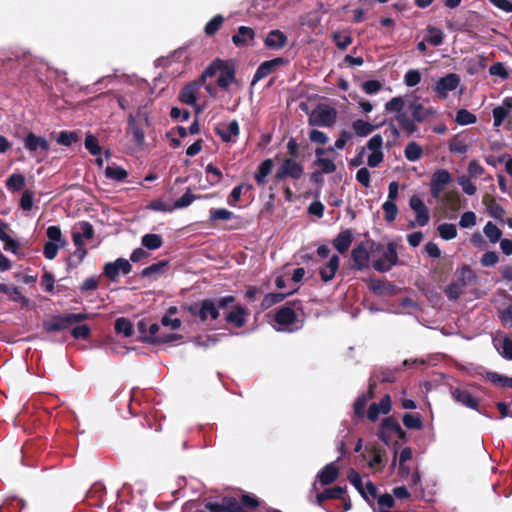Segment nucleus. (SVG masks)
I'll use <instances>...</instances> for the list:
<instances>
[{
  "label": "nucleus",
  "mask_w": 512,
  "mask_h": 512,
  "mask_svg": "<svg viewBox=\"0 0 512 512\" xmlns=\"http://www.w3.org/2000/svg\"><path fill=\"white\" fill-rule=\"evenodd\" d=\"M235 298L233 296H224L217 299H204L192 303L188 306L189 313L198 318L201 322L207 320H216L221 309L227 308L230 304L234 303Z\"/></svg>",
  "instance_id": "obj_1"
},
{
  "label": "nucleus",
  "mask_w": 512,
  "mask_h": 512,
  "mask_svg": "<svg viewBox=\"0 0 512 512\" xmlns=\"http://www.w3.org/2000/svg\"><path fill=\"white\" fill-rule=\"evenodd\" d=\"M377 435L385 445L394 449V461H396L399 441H405V432L398 421L393 417L385 418L380 424Z\"/></svg>",
  "instance_id": "obj_2"
},
{
  "label": "nucleus",
  "mask_w": 512,
  "mask_h": 512,
  "mask_svg": "<svg viewBox=\"0 0 512 512\" xmlns=\"http://www.w3.org/2000/svg\"><path fill=\"white\" fill-rule=\"evenodd\" d=\"M397 245L388 243L386 247L381 244L376 245L372 251V267L378 272H387L397 264L398 254Z\"/></svg>",
  "instance_id": "obj_3"
},
{
  "label": "nucleus",
  "mask_w": 512,
  "mask_h": 512,
  "mask_svg": "<svg viewBox=\"0 0 512 512\" xmlns=\"http://www.w3.org/2000/svg\"><path fill=\"white\" fill-rule=\"evenodd\" d=\"M337 119V111L325 104L317 105L309 116L311 126L331 127Z\"/></svg>",
  "instance_id": "obj_4"
},
{
  "label": "nucleus",
  "mask_w": 512,
  "mask_h": 512,
  "mask_svg": "<svg viewBox=\"0 0 512 512\" xmlns=\"http://www.w3.org/2000/svg\"><path fill=\"white\" fill-rule=\"evenodd\" d=\"M276 329L278 331L293 332L300 329L295 311L290 307H281L275 314Z\"/></svg>",
  "instance_id": "obj_5"
},
{
  "label": "nucleus",
  "mask_w": 512,
  "mask_h": 512,
  "mask_svg": "<svg viewBox=\"0 0 512 512\" xmlns=\"http://www.w3.org/2000/svg\"><path fill=\"white\" fill-rule=\"evenodd\" d=\"M460 81L459 75L449 73L435 82L433 91L438 98L444 100L448 97L449 92H452L459 87Z\"/></svg>",
  "instance_id": "obj_6"
},
{
  "label": "nucleus",
  "mask_w": 512,
  "mask_h": 512,
  "mask_svg": "<svg viewBox=\"0 0 512 512\" xmlns=\"http://www.w3.org/2000/svg\"><path fill=\"white\" fill-rule=\"evenodd\" d=\"M304 168L293 158L285 159L277 168L275 178L283 180L285 178L300 179L303 175Z\"/></svg>",
  "instance_id": "obj_7"
},
{
  "label": "nucleus",
  "mask_w": 512,
  "mask_h": 512,
  "mask_svg": "<svg viewBox=\"0 0 512 512\" xmlns=\"http://www.w3.org/2000/svg\"><path fill=\"white\" fill-rule=\"evenodd\" d=\"M132 266L125 258H118L113 262H107L103 267V275L110 281L116 282L121 274L127 275L131 272Z\"/></svg>",
  "instance_id": "obj_8"
},
{
  "label": "nucleus",
  "mask_w": 512,
  "mask_h": 512,
  "mask_svg": "<svg viewBox=\"0 0 512 512\" xmlns=\"http://www.w3.org/2000/svg\"><path fill=\"white\" fill-rule=\"evenodd\" d=\"M409 206L416 214L415 221L411 222L410 226H426L430 221V213L422 199L417 195H413L409 200Z\"/></svg>",
  "instance_id": "obj_9"
},
{
  "label": "nucleus",
  "mask_w": 512,
  "mask_h": 512,
  "mask_svg": "<svg viewBox=\"0 0 512 512\" xmlns=\"http://www.w3.org/2000/svg\"><path fill=\"white\" fill-rule=\"evenodd\" d=\"M452 181V175L446 169H437L430 180V193L433 198H439L445 187Z\"/></svg>",
  "instance_id": "obj_10"
},
{
  "label": "nucleus",
  "mask_w": 512,
  "mask_h": 512,
  "mask_svg": "<svg viewBox=\"0 0 512 512\" xmlns=\"http://www.w3.org/2000/svg\"><path fill=\"white\" fill-rule=\"evenodd\" d=\"M339 459L336 461L330 462L329 464L325 465L316 476V481L313 483V489H317L318 482L323 485H330L333 483L339 475V467L337 465Z\"/></svg>",
  "instance_id": "obj_11"
},
{
  "label": "nucleus",
  "mask_w": 512,
  "mask_h": 512,
  "mask_svg": "<svg viewBox=\"0 0 512 512\" xmlns=\"http://www.w3.org/2000/svg\"><path fill=\"white\" fill-rule=\"evenodd\" d=\"M288 61L282 57H277L271 60H267L262 62L252 79V85L256 84L260 80L264 79L268 75H270L272 72H274L278 67L286 64Z\"/></svg>",
  "instance_id": "obj_12"
},
{
  "label": "nucleus",
  "mask_w": 512,
  "mask_h": 512,
  "mask_svg": "<svg viewBox=\"0 0 512 512\" xmlns=\"http://www.w3.org/2000/svg\"><path fill=\"white\" fill-rule=\"evenodd\" d=\"M450 394L452 399L473 410H479V401L476 397H474L467 389H463L460 387H451Z\"/></svg>",
  "instance_id": "obj_13"
},
{
  "label": "nucleus",
  "mask_w": 512,
  "mask_h": 512,
  "mask_svg": "<svg viewBox=\"0 0 512 512\" xmlns=\"http://www.w3.org/2000/svg\"><path fill=\"white\" fill-rule=\"evenodd\" d=\"M205 507L210 512H242V507L235 497H224L218 502H207Z\"/></svg>",
  "instance_id": "obj_14"
},
{
  "label": "nucleus",
  "mask_w": 512,
  "mask_h": 512,
  "mask_svg": "<svg viewBox=\"0 0 512 512\" xmlns=\"http://www.w3.org/2000/svg\"><path fill=\"white\" fill-rule=\"evenodd\" d=\"M201 86V81L198 80L187 84L179 94L180 101L187 105L195 106L197 102L198 92Z\"/></svg>",
  "instance_id": "obj_15"
},
{
  "label": "nucleus",
  "mask_w": 512,
  "mask_h": 512,
  "mask_svg": "<svg viewBox=\"0 0 512 512\" xmlns=\"http://www.w3.org/2000/svg\"><path fill=\"white\" fill-rule=\"evenodd\" d=\"M391 410V398L385 395L379 403H372L369 406L367 417L371 421H376L379 415L388 414Z\"/></svg>",
  "instance_id": "obj_16"
},
{
  "label": "nucleus",
  "mask_w": 512,
  "mask_h": 512,
  "mask_svg": "<svg viewBox=\"0 0 512 512\" xmlns=\"http://www.w3.org/2000/svg\"><path fill=\"white\" fill-rule=\"evenodd\" d=\"M216 132L224 142L235 143L240 133L239 124L236 120H232L227 125L218 127Z\"/></svg>",
  "instance_id": "obj_17"
},
{
  "label": "nucleus",
  "mask_w": 512,
  "mask_h": 512,
  "mask_svg": "<svg viewBox=\"0 0 512 512\" xmlns=\"http://www.w3.org/2000/svg\"><path fill=\"white\" fill-rule=\"evenodd\" d=\"M247 310L239 305L234 306L225 316L228 324L241 328L246 323Z\"/></svg>",
  "instance_id": "obj_18"
},
{
  "label": "nucleus",
  "mask_w": 512,
  "mask_h": 512,
  "mask_svg": "<svg viewBox=\"0 0 512 512\" xmlns=\"http://www.w3.org/2000/svg\"><path fill=\"white\" fill-rule=\"evenodd\" d=\"M287 36L280 30H272L264 40V44L271 50H279L287 44Z\"/></svg>",
  "instance_id": "obj_19"
},
{
  "label": "nucleus",
  "mask_w": 512,
  "mask_h": 512,
  "mask_svg": "<svg viewBox=\"0 0 512 512\" xmlns=\"http://www.w3.org/2000/svg\"><path fill=\"white\" fill-rule=\"evenodd\" d=\"M24 146L30 152H36L38 150L47 152L49 150L48 141L44 137L37 136L33 133H29L26 136L24 140Z\"/></svg>",
  "instance_id": "obj_20"
},
{
  "label": "nucleus",
  "mask_w": 512,
  "mask_h": 512,
  "mask_svg": "<svg viewBox=\"0 0 512 512\" xmlns=\"http://www.w3.org/2000/svg\"><path fill=\"white\" fill-rule=\"evenodd\" d=\"M412 117L418 123L424 122L427 118L434 116L436 111L433 107H425L421 103H411L409 106Z\"/></svg>",
  "instance_id": "obj_21"
},
{
  "label": "nucleus",
  "mask_w": 512,
  "mask_h": 512,
  "mask_svg": "<svg viewBox=\"0 0 512 512\" xmlns=\"http://www.w3.org/2000/svg\"><path fill=\"white\" fill-rule=\"evenodd\" d=\"M340 258L337 255H332L329 261L320 268V276L324 282L331 281L339 269Z\"/></svg>",
  "instance_id": "obj_22"
},
{
  "label": "nucleus",
  "mask_w": 512,
  "mask_h": 512,
  "mask_svg": "<svg viewBox=\"0 0 512 512\" xmlns=\"http://www.w3.org/2000/svg\"><path fill=\"white\" fill-rule=\"evenodd\" d=\"M351 257L355 266L360 270L366 268L369 264L370 254L363 244H359L352 250Z\"/></svg>",
  "instance_id": "obj_23"
},
{
  "label": "nucleus",
  "mask_w": 512,
  "mask_h": 512,
  "mask_svg": "<svg viewBox=\"0 0 512 512\" xmlns=\"http://www.w3.org/2000/svg\"><path fill=\"white\" fill-rule=\"evenodd\" d=\"M469 272L467 268H463L462 276L459 277L456 281L452 282L445 289V293L450 300H456L463 293V290L466 286L464 273Z\"/></svg>",
  "instance_id": "obj_24"
},
{
  "label": "nucleus",
  "mask_w": 512,
  "mask_h": 512,
  "mask_svg": "<svg viewBox=\"0 0 512 512\" xmlns=\"http://www.w3.org/2000/svg\"><path fill=\"white\" fill-rule=\"evenodd\" d=\"M353 241V233L351 230L346 229L341 231L333 240V245L341 254L347 252Z\"/></svg>",
  "instance_id": "obj_25"
},
{
  "label": "nucleus",
  "mask_w": 512,
  "mask_h": 512,
  "mask_svg": "<svg viewBox=\"0 0 512 512\" xmlns=\"http://www.w3.org/2000/svg\"><path fill=\"white\" fill-rule=\"evenodd\" d=\"M235 81L234 69L225 62L217 77V85L222 89H227Z\"/></svg>",
  "instance_id": "obj_26"
},
{
  "label": "nucleus",
  "mask_w": 512,
  "mask_h": 512,
  "mask_svg": "<svg viewBox=\"0 0 512 512\" xmlns=\"http://www.w3.org/2000/svg\"><path fill=\"white\" fill-rule=\"evenodd\" d=\"M255 36V32L252 28L246 26L238 27L237 33L233 35L232 42L236 46H243L249 43V41L253 40Z\"/></svg>",
  "instance_id": "obj_27"
},
{
  "label": "nucleus",
  "mask_w": 512,
  "mask_h": 512,
  "mask_svg": "<svg viewBox=\"0 0 512 512\" xmlns=\"http://www.w3.org/2000/svg\"><path fill=\"white\" fill-rule=\"evenodd\" d=\"M395 119L402 130H404L408 135H413L418 131V127L416 125V121L413 117H409L406 112L396 114Z\"/></svg>",
  "instance_id": "obj_28"
},
{
  "label": "nucleus",
  "mask_w": 512,
  "mask_h": 512,
  "mask_svg": "<svg viewBox=\"0 0 512 512\" xmlns=\"http://www.w3.org/2000/svg\"><path fill=\"white\" fill-rule=\"evenodd\" d=\"M346 489L340 486L325 489L323 492L316 495V503L322 506L323 502L328 499H340L345 493Z\"/></svg>",
  "instance_id": "obj_29"
},
{
  "label": "nucleus",
  "mask_w": 512,
  "mask_h": 512,
  "mask_svg": "<svg viewBox=\"0 0 512 512\" xmlns=\"http://www.w3.org/2000/svg\"><path fill=\"white\" fill-rule=\"evenodd\" d=\"M0 292L6 294L8 298L14 302L27 304L29 301L28 298L22 295L20 290L15 286H9L5 283H0Z\"/></svg>",
  "instance_id": "obj_30"
},
{
  "label": "nucleus",
  "mask_w": 512,
  "mask_h": 512,
  "mask_svg": "<svg viewBox=\"0 0 512 512\" xmlns=\"http://www.w3.org/2000/svg\"><path fill=\"white\" fill-rule=\"evenodd\" d=\"M494 346L502 357L512 360V340L509 337L494 339Z\"/></svg>",
  "instance_id": "obj_31"
},
{
  "label": "nucleus",
  "mask_w": 512,
  "mask_h": 512,
  "mask_svg": "<svg viewBox=\"0 0 512 512\" xmlns=\"http://www.w3.org/2000/svg\"><path fill=\"white\" fill-rule=\"evenodd\" d=\"M225 64V61H222L220 59L214 60L201 74V76L197 79L198 81H201V84L204 85L207 78H211L214 76H218L219 72L221 71L223 65Z\"/></svg>",
  "instance_id": "obj_32"
},
{
  "label": "nucleus",
  "mask_w": 512,
  "mask_h": 512,
  "mask_svg": "<svg viewBox=\"0 0 512 512\" xmlns=\"http://www.w3.org/2000/svg\"><path fill=\"white\" fill-rule=\"evenodd\" d=\"M128 133L132 135L137 146H141L144 143L145 133L143 129L137 125L136 120L132 115L129 116Z\"/></svg>",
  "instance_id": "obj_33"
},
{
  "label": "nucleus",
  "mask_w": 512,
  "mask_h": 512,
  "mask_svg": "<svg viewBox=\"0 0 512 512\" xmlns=\"http://www.w3.org/2000/svg\"><path fill=\"white\" fill-rule=\"evenodd\" d=\"M376 385L374 381L371 380L369 392L367 394L360 395L354 402V412L357 416H363L365 411V406L367 401L373 396V388Z\"/></svg>",
  "instance_id": "obj_34"
},
{
  "label": "nucleus",
  "mask_w": 512,
  "mask_h": 512,
  "mask_svg": "<svg viewBox=\"0 0 512 512\" xmlns=\"http://www.w3.org/2000/svg\"><path fill=\"white\" fill-rule=\"evenodd\" d=\"M114 329L117 334L126 338L131 337L134 332L132 322L125 317H119L115 320Z\"/></svg>",
  "instance_id": "obj_35"
},
{
  "label": "nucleus",
  "mask_w": 512,
  "mask_h": 512,
  "mask_svg": "<svg viewBox=\"0 0 512 512\" xmlns=\"http://www.w3.org/2000/svg\"><path fill=\"white\" fill-rule=\"evenodd\" d=\"M376 127L377 126H374L371 123L364 121L362 119H357L352 123L354 133L360 137H366L370 135L375 130Z\"/></svg>",
  "instance_id": "obj_36"
},
{
  "label": "nucleus",
  "mask_w": 512,
  "mask_h": 512,
  "mask_svg": "<svg viewBox=\"0 0 512 512\" xmlns=\"http://www.w3.org/2000/svg\"><path fill=\"white\" fill-rule=\"evenodd\" d=\"M273 168V160L266 159L258 167V171L255 174V180L259 185H263L266 182V177L271 173Z\"/></svg>",
  "instance_id": "obj_37"
},
{
  "label": "nucleus",
  "mask_w": 512,
  "mask_h": 512,
  "mask_svg": "<svg viewBox=\"0 0 512 512\" xmlns=\"http://www.w3.org/2000/svg\"><path fill=\"white\" fill-rule=\"evenodd\" d=\"M105 176L108 179H111V180H114L117 182H121L127 178L128 173L124 168H122L120 166L109 165L105 169Z\"/></svg>",
  "instance_id": "obj_38"
},
{
  "label": "nucleus",
  "mask_w": 512,
  "mask_h": 512,
  "mask_svg": "<svg viewBox=\"0 0 512 512\" xmlns=\"http://www.w3.org/2000/svg\"><path fill=\"white\" fill-rule=\"evenodd\" d=\"M425 41L433 46H439L443 43L444 32L436 27L428 26L427 35L424 37Z\"/></svg>",
  "instance_id": "obj_39"
},
{
  "label": "nucleus",
  "mask_w": 512,
  "mask_h": 512,
  "mask_svg": "<svg viewBox=\"0 0 512 512\" xmlns=\"http://www.w3.org/2000/svg\"><path fill=\"white\" fill-rule=\"evenodd\" d=\"M484 235L493 244L499 242L502 237V231L491 221H488L483 227Z\"/></svg>",
  "instance_id": "obj_40"
},
{
  "label": "nucleus",
  "mask_w": 512,
  "mask_h": 512,
  "mask_svg": "<svg viewBox=\"0 0 512 512\" xmlns=\"http://www.w3.org/2000/svg\"><path fill=\"white\" fill-rule=\"evenodd\" d=\"M483 202L486 205L487 211L491 217L497 220H501L503 218L505 210L494 199H484Z\"/></svg>",
  "instance_id": "obj_41"
},
{
  "label": "nucleus",
  "mask_w": 512,
  "mask_h": 512,
  "mask_svg": "<svg viewBox=\"0 0 512 512\" xmlns=\"http://www.w3.org/2000/svg\"><path fill=\"white\" fill-rule=\"evenodd\" d=\"M422 153L423 151L421 146L416 142L408 143L404 149V155L406 159L412 162L419 160L422 156Z\"/></svg>",
  "instance_id": "obj_42"
},
{
  "label": "nucleus",
  "mask_w": 512,
  "mask_h": 512,
  "mask_svg": "<svg viewBox=\"0 0 512 512\" xmlns=\"http://www.w3.org/2000/svg\"><path fill=\"white\" fill-rule=\"evenodd\" d=\"M439 236L444 240H452L457 237V227L452 223L440 224L437 228Z\"/></svg>",
  "instance_id": "obj_43"
},
{
  "label": "nucleus",
  "mask_w": 512,
  "mask_h": 512,
  "mask_svg": "<svg viewBox=\"0 0 512 512\" xmlns=\"http://www.w3.org/2000/svg\"><path fill=\"white\" fill-rule=\"evenodd\" d=\"M141 243L149 250H156L162 246V237L158 234H146L142 237Z\"/></svg>",
  "instance_id": "obj_44"
},
{
  "label": "nucleus",
  "mask_w": 512,
  "mask_h": 512,
  "mask_svg": "<svg viewBox=\"0 0 512 512\" xmlns=\"http://www.w3.org/2000/svg\"><path fill=\"white\" fill-rule=\"evenodd\" d=\"M294 290L295 289H293L292 291H290L288 293H270V294H267L264 297V299L262 300V303H261L262 308L263 309H268L272 305L281 302L282 300H284V298L287 295L291 294Z\"/></svg>",
  "instance_id": "obj_45"
},
{
  "label": "nucleus",
  "mask_w": 512,
  "mask_h": 512,
  "mask_svg": "<svg viewBox=\"0 0 512 512\" xmlns=\"http://www.w3.org/2000/svg\"><path fill=\"white\" fill-rule=\"evenodd\" d=\"M455 121L459 125L474 124L477 121L476 116L466 109H460L456 113Z\"/></svg>",
  "instance_id": "obj_46"
},
{
  "label": "nucleus",
  "mask_w": 512,
  "mask_h": 512,
  "mask_svg": "<svg viewBox=\"0 0 512 512\" xmlns=\"http://www.w3.org/2000/svg\"><path fill=\"white\" fill-rule=\"evenodd\" d=\"M167 261H160L154 264H151L150 266L144 268L142 270V276L143 277H153L157 276L163 273L164 268L167 266Z\"/></svg>",
  "instance_id": "obj_47"
},
{
  "label": "nucleus",
  "mask_w": 512,
  "mask_h": 512,
  "mask_svg": "<svg viewBox=\"0 0 512 512\" xmlns=\"http://www.w3.org/2000/svg\"><path fill=\"white\" fill-rule=\"evenodd\" d=\"M25 184V177L19 173H13L6 180V186L13 191H19Z\"/></svg>",
  "instance_id": "obj_48"
},
{
  "label": "nucleus",
  "mask_w": 512,
  "mask_h": 512,
  "mask_svg": "<svg viewBox=\"0 0 512 512\" xmlns=\"http://www.w3.org/2000/svg\"><path fill=\"white\" fill-rule=\"evenodd\" d=\"M46 235L49 239L48 242L58 243L61 247L66 245V241L62 237L61 229L58 226H49L46 230Z\"/></svg>",
  "instance_id": "obj_49"
},
{
  "label": "nucleus",
  "mask_w": 512,
  "mask_h": 512,
  "mask_svg": "<svg viewBox=\"0 0 512 512\" xmlns=\"http://www.w3.org/2000/svg\"><path fill=\"white\" fill-rule=\"evenodd\" d=\"M403 424L408 429H421L422 428V420L420 415L406 413L403 416Z\"/></svg>",
  "instance_id": "obj_50"
},
{
  "label": "nucleus",
  "mask_w": 512,
  "mask_h": 512,
  "mask_svg": "<svg viewBox=\"0 0 512 512\" xmlns=\"http://www.w3.org/2000/svg\"><path fill=\"white\" fill-rule=\"evenodd\" d=\"M144 327H145V323L144 322H140L139 323V329L141 330L142 333H144L145 338L149 342L154 344V337L159 335V331L160 330H163V327H162L161 323L160 324H158V323L151 324L148 327L147 333L144 331Z\"/></svg>",
  "instance_id": "obj_51"
},
{
  "label": "nucleus",
  "mask_w": 512,
  "mask_h": 512,
  "mask_svg": "<svg viewBox=\"0 0 512 512\" xmlns=\"http://www.w3.org/2000/svg\"><path fill=\"white\" fill-rule=\"evenodd\" d=\"M167 329L163 328V330L159 331V335L154 337V344L173 342L182 338L179 334L167 332Z\"/></svg>",
  "instance_id": "obj_52"
},
{
  "label": "nucleus",
  "mask_w": 512,
  "mask_h": 512,
  "mask_svg": "<svg viewBox=\"0 0 512 512\" xmlns=\"http://www.w3.org/2000/svg\"><path fill=\"white\" fill-rule=\"evenodd\" d=\"M405 102L401 96L393 97L391 100L386 102L385 110L387 112H396L397 114L404 113L403 111Z\"/></svg>",
  "instance_id": "obj_53"
},
{
  "label": "nucleus",
  "mask_w": 512,
  "mask_h": 512,
  "mask_svg": "<svg viewBox=\"0 0 512 512\" xmlns=\"http://www.w3.org/2000/svg\"><path fill=\"white\" fill-rule=\"evenodd\" d=\"M349 482L356 488L360 495H364V483L361 475L354 469H350L347 474Z\"/></svg>",
  "instance_id": "obj_54"
},
{
  "label": "nucleus",
  "mask_w": 512,
  "mask_h": 512,
  "mask_svg": "<svg viewBox=\"0 0 512 512\" xmlns=\"http://www.w3.org/2000/svg\"><path fill=\"white\" fill-rule=\"evenodd\" d=\"M224 21V18L222 15H216L214 16L206 25L204 28L205 34L208 36L214 35L222 26V23Z\"/></svg>",
  "instance_id": "obj_55"
},
{
  "label": "nucleus",
  "mask_w": 512,
  "mask_h": 512,
  "mask_svg": "<svg viewBox=\"0 0 512 512\" xmlns=\"http://www.w3.org/2000/svg\"><path fill=\"white\" fill-rule=\"evenodd\" d=\"M79 139L76 132L61 131L57 137V143L62 146H71Z\"/></svg>",
  "instance_id": "obj_56"
},
{
  "label": "nucleus",
  "mask_w": 512,
  "mask_h": 512,
  "mask_svg": "<svg viewBox=\"0 0 512 512\" xmlns=\"http://www.w3.org/2000/svg\"><path fill=\"white\" fill-rule=\"evenodd\" d=\"M384 211V218L387 222H393L398 214V208L396 203L391 201H385L382 205Z\"/></svg>",
  "instance_id": "obj_57"
},
{
  "label": "nucleus",
  "mask_w": 512,
  "mask_h": 512,
  "mask_svg": "<svg viewBox=\"0 0 512 512\" xmlns=\"http://www.w3.org/2000/svg\"><path fill=\"white\" fill-rule=\"evenodd\" d=\"M449 149L451 152L465 154L468 151V145L461 137L455 136L450 141Z\"/></svg>",
  "instance_id": "obj_58"
},
{
  "label": "nucleus",
  "mask_w": 512,
  "mask_h": 512,
  "mask_svg": "<svg viewBox=\"0 0 512 512\" xmlns=\"http://www.w3.org/2000/svg\"><path fill=\"white\" fill-rule=\"evenodd\" d=\"M493 125L494 127H500L504 120L508 117L509 112L507 109L501 104L493 109Z\"/></svg>",
  "instance_id": "obj_59"
},
{
  "label": "nucleus",
  "mask_w": 512,
  "mask_h": 512,
  "mask_svg": "<svg viewBox=\"0 0 512 512\" xmlns=\"http://www.w3.org/2000/svg\"><path fill=\"white\" fill-rule=\"evenodd\" d=\"M332 38L336 46L341 50L346 49L352 43V37L349 34H342L335 31L332 33Z\"/></svg>",
  "instance_id": "obj_60"
},
{
  "label": "nucleus",
  "mask_w": 512,
  "mask_h": 512,
  "mask_svg": "<svg viewBox=\"0 0 512 512\" xmlns=\"http://www.w3.org/2000/svg\"><path fill=\"white\" fill-rule=\"evenodd\" d=\"M315 165L320 167V171L323 174H331L336 171V165L334 161L325 157L321 159H316Z\"/></svg>",
  "instance_id": "obj_61"
},
{
  "label": "nucleus",
  "mask_w": 512,
  "mask_h": 512,
  "mask_svg": "<svg viewBox=\"0 0 512 512\" xmlns=\"http://www.w3.org/2000/svg\"><path fill=\"white\" fill-rule=\"evenodd\" d=\"M382 87V83L378 80H368L361 84L362 90L368 95L377 94Z\"/></svg>",
  "instance_id": "obj_62"
},
{
  "label": "nucleus",
  "mask_w": 512,
  "mask_h": 512,
  "mask_svg": "<svg viewBox=\"0 0 512 512\" xmlns=\"http://www.w3.org/2000/svg\"><path fill=\"white\" fill-rule=\"evenodd\" d=\"M420 81H421V74L416 69H410L404 75V83L408 87H414V86L418 85L420 83Z\"/></svg>",
  "instance_id": "obj_63"
},
{
  "label": "nucleus",
  "mask_w": 512,
  "mask_h": 512,
  "mask_svg": "<svg viewBox=\"0 0 512 512\" xmlns=\"http://www.w3.org/2000/svg\"><path fill=\"white\" fill-rule=\"evenodd\" d=\"M499 318L504 326L512 327V303L499 311Z\"/></svg>",
  "instance_id": "obj_64"
}]
</instances>
